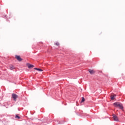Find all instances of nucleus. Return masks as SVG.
I'll return each instance as SVG.
<instances>
[{"label":"nucleus","instance_id":"1","mask_svg":"<svg viewBox=\"0 0 125 125\" xmlns=\"http://www.w3.org/2000/svg\"><path fill=\"white\" fill-rule=\"evenodd\" d=\"M113 105H114L115 107H119V109H121V110H123V109H124V106H123V104L119 102L114 103Z\"/></svg>","mask_w":125,"mask_h":125},{"label":"nucleus","instance_id":"2","mask_svg":"<svg viewBox=\"0 0 125 125\" xmlns=\"http://www.w3.org/2000/svg\"><path fill=\"white\" fill-rule=\"evenodd\" d=\"M12 97L14 99V101H16V99L18 98V96L16 94L13 93L12 94Z\"/></svg>","mask_w":125,"mask_h":125},{"label":"nucleus","instance_id":"3","mask_svg":"<svg viewBox=\"0 0 125 125\" xmlns=\"http://www.w3.org/2000/svg\"><path fill=\"white\" fill-rule=\"evenodd\" d=\"M113 119L114 120V121H115V122H118L119 121V118H118V116H116L115 114H113Z\"/></svg>","mask_w":125,"mask_h":125},{"label":"nucleus","instance_id":"4","mask_svg":"<svg viewBox=\"0 0 125 125\" xmlns=\"http://www.w3.org/2000/svg\"><path fill=\"white\" fill-rule=\"evenodd\" d=\"M16 57V59L18 60V61H22V59L21 58V57H20V56H18V55H16L15 56Z\"/></svg>","mask_w":125,"mask_h":125},{"label":"nucleus","instance_id":"5","mask_svg":"<svg viewBox=\"0 0 125 125\" xmlns=\"http://www.w3.org/2000/svg\"><path fill=\"white\" fill-rule=\"evenodd\" d=\"M88 72L91 75H93V74H95V71H94V70L89 69Z\"/></svg>","mask_w":125,"mask_h":125},{"label":"nucleus","instance_id":"6","mask_svg":"<svg viewBox=\"0 0 125 125\" xmlns=\"http://www.w3.org/2000/svg\"><path fill=\"white\" fill-rule=\"evenodd\" d=\"M27 66L28 67L29 69H31V68H34V65L30 64V63H27Z\"/></svg>","mask_w":125,"mask_h":125},{"label":"nucleus","instance_id":"7","mask_svg":"<svg viewBox=\"0 0 125 125\" xmlns=\"http://www.w3.org/2000/svg\"><path fill=\"white\" fill-rule=\"evenodd\" d=\"M116 95H112L110 96V98L111 99V100H114V99H115V97H116Z\"/></svg>","mask_w":125,"mask_h":125},{"label":"nucleus","instance_id":"8","mask_svg":"<svg viewBox=\"0 0 125 125\" xmlns=\"http://www.w3.org/2000/svg\"><path fill=\"white\" fill-rule=\"evenodd\" d=\"M34 70H37V71H39V72H42V70L40 68H34Z\"/></svg>","mask_w":125,"mask_h":125},{"label":"nucleus","instance_id":"9","mask_svg":"<svg viewBox=\"0 0 125 125\" xmlns=\"http://www.w3.org/2000/svg\"><path fill=\"white\" fill-rule=\"evenodd\" d=\"M85 99L84 97H82V99L81 101V103H83V102H84Z\"/></svg>","mask_w":125,"mask_h":125},{"label":"nucleus","instance_id":"10","mask_svg":"<svg viewBox=\"0 0 125 125\" xmlns=\"http://www.w3.org/2000/svg\"><path fill=\"white\" fill-rule=\"evenodd\" d=\"M14 69V67L13 66H11L10 67V70H13Z\"/></svg>","mask_w":125,"mask_h":125},{"label":"nucleus","instance_id":"11","mask_svg":"<svg viewBox=\"0 0 125 125\" xmlns=\"http://www.w3.org/2000/svg\"><path fill=\"white\" fill-rule=\"evenodd\" d=\"M16 118H17V119H20V117H19L18 115H16Z\"/></svg>","mask_w":125,"mask_h":125},{"label":"nucleus","instance_id":"12","mask_svg":"<svg viewBox=\"0 0 125 125\" xmlns=\"http://www.w3.org/2000/svg\"><path fill=\"white\" fill-rule=\"evenodd\" d=\"M56 45H59V43L58 42H57L56 43H55Z\"/></svg>","mask_w":125,"mask_h":125}]
</instances>
